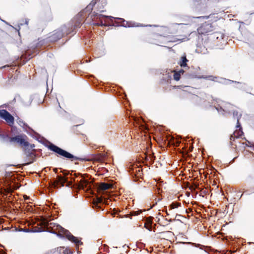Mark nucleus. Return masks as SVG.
Returning <instances> with one entry per match:
<instances>
[{
  "mask_svg": "<svg viewBox=\"0 0 254 254\" xmlns=\"http://www.w3.org/2000/svg\"><path fill=\"white\" fill-rule=\"evenodd\" d=\"M214 106L217 111L222 115L230 114L232 110L234 109V107L232 105L222 101L220 102L217 105L214 104Z\"/></svg>",
  "mask_w": 254,
  "mask_h": 254,
  "instance_id": "6",
  "label": "nucleus"
},
{
  "mask_svg": "<svg viewBox=\"0 0 254 254\" xmlns=\"http://www.w3.org/2000/svg\"><path fill=\"white\" fill-rule=\"evenodd\" d=\"M146 159L149 160V159H150V161H152L153 159H152V157L151 156H149V157L148 156H147L146 157Z\"/></svg>",
  "mask_w": 254,
  "mask_h": 254,
  "instance_id": "32",
  "label": "nucleus"
},
{
  "mask_svg": "<svg viewBox=\"0 0 254 254\" xmlns=\"http://www.w3.org/2000/svg\"><path fill=\"white\" fill-rule=\"evenodd\" d=\"M17 124L22 127H27L28 126L19 118H17L16 119Z\"/></svg>",
  "mask_w": 254,
  "mask_h": 254,
  "instance_id": "24",
  "label": "nucleus"
},
{
  "mask_svg": "<svg viewBox=\"0 0 254 254\" xmlns=\"http://www.w3.org/2000/svg\"><path fill=\"white\" fill-rule=\"evenodd\" d=\"M152 223H144V227L149 231H151L152 228Z\"/></svg>",
  "mask_w": 254,
  "mask_h": 254,
  "instance_id": "27",
  "label": "nucleus"
},
{
  "mask_svg": "<svg viewBox=\"0 0 254 254\" xmlns=\"http://www.w3.org/2000/svg\"><path fill=\"white\" fill-rule=\"evenodd\" d=\"M85 176L88 177L87 175L84 174L81 175V179L80 180L77 182H75L74 178H73V181L75 182L74 184H72V182L68 181L67 178H64L61 176H58L57 180L50 182V185L54 188H57L59 184H61L62 186H64V184H66V186L68 187H71L75 189H87V190L92 189L93 184H91V182L89 181L88 179L85 177ZM72 179V178L71 179Z\"/></svg>",
  "mask_w": 254,
  "mask_h": 254,
  "instance_id": "2",
  "label": "nucleus"
},
{
  "mask_svg": "<svg viewBox=\"0 0 254 254\" xmlns=\"http://www.w3.org/2000/svg\"><path fill=\"white\" fill-rule=\"evenodd\" d=\"M142 213V210H138L137 211H131L129 214L125 215V217H127L128 216H130L131 217L133 216H138L139 214Z\"/></svg>",
  "mask_w": 254,
  "mask_h": 254,
  "instance_id": "21",
  "label": "nucleus"
},
{
  "mask_svg": "<svg viewBox=\"0 0 254 254\" xmlns=\"http://www.w3.org/2000/svg\"><path fill=\"white\" fill-rule=\"evenodd\" d=\"M28 19H25V24H26V25H27V24H28Z\"/></svg>",
  "mask_w": 254,
  "mask_h": 254,
  "instance_id": "33",
  "label": "nucleus"
},
{
  "mask_svg": "<svg viewBox=\"0 0 254 254\" xmlns=\"http://www.w3.org/2000/svg\"><path fill=\"white\" fill-rule=\"evenodd\" d=\"M173 73V71L169 70L168 71H166V73L163 74L164 79L166 80L167 81H168L169 80H170L172 78V76Z\"/></svg>",
  "mask_w": 254,
  "mask_h": 254,
  "instance_id": "20",
  "label": "nucleus"
},
{
  "mask_svg": "<svg viewBox=\"0 0 254 254\" xmlns=\"http://www.w3.org/2000/svg\"><path fill=\"white\" fill-rule=\"evenodd\" d=\"M111 185L110 184L105 183H102L98 185L97 189L98 191L100 192L101 191H104L109 189L110 188H111Z\"/></svg>",
  "mask_w": 254,
  "mask_h": 254,
  "instance_id": "17",
  "label": "nucleus"
},
{
  "mask_svg": "<svg viewBox=\"0 0 254 254\" xmlns=\"http://www.w3.org/2000/svg\"><path fill=\"white\" fill-rule=\"evenodd\" d=\"M48 148L50 149L51 150L54 151V152L58 154L59 155L67 159H69L72 161L82 160V159L79 158L77 156H74L69 152L60 148L59 147L55 145L54 144L51 143L48 146Z\"/></svg>",
  "mask_w": 254,
  "mask_h": 254,
  "instance_id": "4",
  "label": "nucleus"
},
{
  "mask_svg": "<svg viewBox=\"0 0 254 254\" xmlns=\"http://www.w3.org/2000/svg\"><path fill=\"white\" fill-rule=\"evenodd\" d=\"M96 3V2L94 0H92L82 11L77 15L75 17V22L74 25V28H77L80 26L82 22L84 20L85 16L84 14L86 12L90 13Z\"/></svg>",
  "mask_w": 254,
  "mask_h": 254,
  "instance_id": "5",
  "label": "nucleus"
},
{
  "mask_svg": "<svg viewBox=\"0 0 254 254\" xmlns=\"http://www.w3.org/2000/svg\"><path fill=\"white\" fill-rule=\"evenodd\" d=\"M26 222L28 223V222H29V221H26Z\"/></svg>",
  "mask_w": 254,
  "mask_h": 254,
  "instance_id": "38",
  "label": "nucleus"
},
{
  "mask_svg": "<svg viewBox=\"0 0 254 254\" xmlns=\"http://www.w3.org/2000/svg\"><path fill=\"white\" fill-rule=\"evenodd\" d=\"M54 171H55V173H57V171H58V169H57V168L54 169Z\"/></svg>",
  "mask_w": 254,
  "mask_h": 254,
  "instance_id": "34",
  "label": "nucleus"
},
{
  "mask_svg": "<svg viewBox=\"0 0 254 254\" xmlns=\"http://www.w3.org/2000/svg\"><path fill=\"white\" fill-rule=\"evenodd\" d=\"M0 118L4 120L10 126L14 124V117L6 110H0Z\"/></svg>",
  "mask_w": 254,
  "mask_h": 254,
  "instance_id": "8",
  "label": "nucleus"
},
{
  "mask_svg": "<svg viewBox=\"0 0 254 254\" xmlns=\"http://www.w3.org/2000/svg\"><path fill=\"white\" fill-rule=\"evenodd\" d=\"M10 141L16 142L20 145H23L24 146H28L29 145L28 142L26 141L24 138L21 135H16L15 137L10 138Z\"/></svg>",
  "mask_w": 254,
  "mask_h": 254,
  "instance_id": "11",
  "label": "nucleus"
},
{
  "mask_svg": "<svg viewBox=\"0 0 254 254\" xmlns=\"http://www.w3.org/2000/svg\"><path fill=\"white\" fill-rule=\"evenodd\" d=\"M25 158L24 159V161L25 162V165H28L32 163H33L35 159V155L32 151H26L25 153Z\"/></svg>",
  "mask_w": 254,
  "mask_h": 254,
  "instance_id": "13",
  "label": "nucleus"
},
{
  "mask_svg": "<svg viewBox=\"0 0 254 254\" xmlns=\"http://www.w3.org/2000/svg\"><path fill=\"white\" fill-rule=\"evenodd\" d=\"M117 214L118 215L117 217H119V216L121 217V215L120 214Z\"/></svg>",
  "mask_w": 254,
  "mask_h": 254,
  "instance_id": "35",
  "label": "nucleus"
},
{
  "mask_svg": "<svg viewBox=\"0 0 254 254\" xmlns=\"http://www.w3.org/2000/svg\"><path fill=\"white\" fill-rule=\"evenodd\" d=\"M237 129L234 132L233 134H232L230 136L231 141H234L235 138H239L241 137L243 134V132L242 131V128L240 126L239 127H236Z\"/></svg>",
  "mask_w": 254,
  "mask_h": 254,
  "instance_id": "15",
  "label": "nucleus"
},
{
  "mask_svg": "<svg viewBox=\"0 0 254 254\" xmlns=\"http://www.w3.org/2000/svg\"><path fill=\"white\" fill-rule=\"evenodd\" d=\"M178 73H179L181 75L183 74L184 72V70L183 69H181L179 71H177Z\"/></svg>",
  "mask_w": 254,
  "mask_h": 254,
  "instance_id": "31",
  "label": "nucleus"
},
{
  "mask_svg": "<svg viewBox=\"0 0 254 254\" xmlns=\"http://www.w3.org/2000/svg\"><path fill=\"white\" fill-rule=\"evenodd\" d=\"M179 206V204L177 203H173L170 205V207L172 209L177 208Z\"/></svg>",
  "mask_w": 254,
  "mask_h": 254,
  "instance_id": "29",
  "label": "nucleus"
},
{
  "mask_svg": "<svg viewBox=\"0 0 254 254\" xmlns=\"http://www.w3.org/2000/svg\"><path fill=\"white\" fill-rule=\"evenodd\" d=\"M151 219L149 220L147 218H146V220H145V222H147V223H148V222H152V217H149Z\"/></svg>",
  "mask_w": 254,
  "mask_h": 254,
  "instance_id": "30",
  "label": "nucleus"
},
{
  "mask_svg": "<svg viewBox=\"0 0 254 254\" xmlns=\"http://www.w3.org/2000/svg\"><path fill=\"white\" fill-rule=\"evenodd\" d=\"M193 77L195 78H199V79L203 78V79H207L208 80L216 81L218 83H221L223 84H225V85L230 84L232 83V82H234L233 80L227 79L220 77L219 76H214L213 75H208V76L202 75V76H193Z\"/></svg>",
  "mask_w": 254,
  "mask_h": 254,
  "instance_id": "7",
  "label": "nucleus"
},
{
  "mask_svg": "<svg viewBox=\"0 0 254 254\" xmlns=\"http://www.w3.org/2000/svg\"><path fill=\"white\" fill-rule=\"evenodd\" d=\"M146 218L145 216H144L143 215L141 216H139L137 219H133L132 218H131V219H132L134 221H142L144 218Z\"/></svg>",
  "mask_w": 254,
  "mask_h": 254,
  "instance_id": "28",
  "label": "nucleus"
},
{
  "mask_svg": "<svg viewBox=\"0 0 254 254\" xmlns=\"http://www.w3.org/2000/svg\"><path fill=\"white\" fill-rule=\"evenodd\" d=\"M189 39L186 36H183L181 38L177 39L174 38V40L173 42H179L180 43L188 41Z\"/></svg>",
  "mask_w": 254,
  "mask_h": 254,
  "instance_id": "23",
  "label": "nucleus"
},
{
  "mask_svg": "<svg viewBox=\"0 0 254 254\" xmlns=\"http://www.w3.org/2000/svg\"><path fill=\"white\" fill-rule=\"evenodd\" d=\"M173 75L174 80H175L176 81H178L180 80V77H181V74L179 73H178L177 71L174 72L173 71Z\"/></svg>",
  "mask_w": 254,
  "mask_h": 254,
  "instance_id": "25",
  "label": "nucleus"
},
{
  "mask_svg": "<svg viewBox=\"0 0 254 254\" xmlns=\"http://www.w3.org/2000/svg\"><path fill=\"white\" fill-rule=\"evenodd\" d=\"M224 35L221 32H214L210 35V38L212 39H223Z\"/></svg>",
  "mask_w": 254,
  "mask_h": 254,
  "instance_id": "19",
  "label": "nucleus"
},
{
  "mask_svg": "<svg viewBox=\"0 0 254 254\" xmlns=\"http://www.w3.org/2000/svg\"><path fill=\"white\" fill-rule=\"evenodd\" d=\"M233 81L234 82L233 83H235L239 85V86H236L237 88H238L240 89H243L245 87V84L244 83L239 82H237L235 81Z\"/></svg>",
  "mask_w": 254,
  "mask_h": 254,
  "instance_id": "26",
  "label": "nucleus"
},
{
  "mask_svg": "<svg viewBox=\"0 0 254 254\" xmlns=\"http://www.w3.org/2000/svg\"><path fill=\"white\" fill-rule=\"evenodd\" d=\"M42 223H44V221H42Z\"/></svg>",
  "mask_w": 254,
  "mask_h": 254,
  "instance_id": "39",
  "label": "nucleus"
},
{
  "mask_svg": "<svg viewBox=\"0 0 254 254\" xmlns=\"http://www.w3.org/2000/svg\"><path fill=\"white\" fill-rule=\"evenodd\" d=\"M188 62H189V61L187 59L186 56L184 55L181 57L180 60L179 62H178V64H180V65L182 67H185L187 66V63Z\"/></svg>",
  "mask_w": 254,
  "mask_h": 254,
  "instance_id": "18",
  "label": "nucleus"
},
{
  "mask_svg": "<svg viewBox=\"0 0 254 254\" xmlns=\"http://www.w3.org/2000/svg\"><path fill=\"white\" fill-rule=\"evenodd\" d=\"M231 112H233V118L237 120V123L236 125V127H240V123L239 122V120L241 119L242 114L241 113H239L237 111H235L234 109L232 110Z\"/></svg>",
  "mask_w": 254,
  "mask_h": 254,
  "instance_id": "16",
  "label": "nucleus"
},
{
  "mask_svg": "<svg viewBox=\"0 0 254 254\" xmlns=\"http://www.w3.org/2000/svg\"><path fill=\"white\" fill-rule=\"evenodd\" d=\"M66 29L65 26L62 27L57 31V32L51 36V39L54 41H56L61 38L64 34V31Z\"/></svg>",
  "mask_w": 254,
  "mask_h": 254,
  "instance_id": "14",
  "label": "nucleus"
},
{
  "mask_svg": "<svg viewBox=\"0 0 254 254\" xmlns=\"http://www.w3.org/2000/svg\"><path fill=\"white\" fill-rule=\"evenodd\" d=\"M173 88H174V89L180 88V89H182L183 90H184V91H188L189 89H191V87L190 86H189L180 85V86H174Z\"/></svg>",
  "mask_w": 254,
  "mask_h": 254,
  "instance_id": "22",
  "label": "nucleus"
},
{
  "mask_svg": "<svg viewBox=\"0 0 254 254\" xmlns=\"http://www.w3.org/2000/svg\"><path fill=\"white\" fill-rule=\"evenodd\" d=\"M91 18H92V20L97 21L98 20V22L93 23V24L96 26H106L107 24L106 23H103V22L102 21V18H109L110 19H113L116 18L118 19H120L122 20V26L125 27H138V26H142V25H138V24L134 22L133 21H126L124 19L121 18H115L111 16H107L101 14H98L97 12H94L91 15Z\"/></svg>",
  "mask_w": 254,
  "mask_h": 254,
  "instance_id": "3",
  "label": "nucleus"
},
{
  "mask_svg": "<svg viewBox=\"0 0 254 254\" xmlns=\"http://www.w3.org/2000/svg\"><path fill=\"white\" fill-rule=\"evenodd\" d=\"M189 18V22L188 23H174L171 24L170 25V28L176 29V31H177L178 28L180 26H182L184 25H190V22L192 21V19L194 18H203V17L202 16H199V17H187Z\"/></svg>",
  "mask_w": 254,
  "mask_h": 254,
  "instance_id": "12",
  "label": "nucleus"
},
{
  "mask_svg": "<svg viewBox=\"0 0 254 254\" xmlns=\"http://www.w3.org/2000/svg\"><path fill=\"white\" fill-rule=\"evenodd\" d=\"M104 204H108V200L102 196H97L93 201V207L97 210H103L102 206Z\"/></svg>",
  "mask_w": 254,
  "mask_h": 254,
  "instance_id": "9",
  "label": "nucleus"
},
{
  "mask_svg": "<svg viewBox=\"0 0 254 254\" xmlns=\"http://www.w3.org/2000/svg\"><path fill=\"white\" fill-rule=\"evenodd\" d=\"M212 31V26L211 23L205 22L197 29L199 34H205Z\"/></svg>",
  "mask_w": 254,
  "mask_h": 254,
  "instance_id": "10",
  "label": "nucleus"
},
{
  "mask_svg": "<svg viewBox=\"0 0 254 254\" xmlns=\"http://www.w3.org/2000/svg\"><path fill=\"white\" fill-rule=\"evenodd\" d=\"M49 224H52L53 223H28V228L21 229V230L26 232L48 231L51 233L58 234V236L61 238L65 237L68 240L74 243L76 247L82 244V243L78 238L73 236L68 231L59 225L57 226L58 232H55L53 229L50 230L48 227Z\"/></svg>",
  "mask_w": 254,
  "mask_h": 254,
  "instance_id": "1",
  "label": "nucleus"
},
{
  "mask_svg": "<svg viewBox=\"0 0 254 254\" xmlns=\"http://www.w3.org/2000/svg\"><path fill=\"white\" fill-rule=\"evenodd\" d=\"M0 19L1 21H2L4 22V20H2V19H1V18H0Z\"/></svg>",
  "mask_w": 254,
  "mask_h": 254,
  "instance_id": "37",
  "label": "nucleus"
},
{
  "mask_svg": "<svg viewBox=\"0 0 254 254\" xmlns=\"http://www.w3.org/2000/svg\"><path fill=\"white\" fill-rule=\"evenodd\" d=\"M15 230H16V229H15L14 230V229H12V231H15Z\"/></svg>",
  "mask_w": 254,
  "mask_h": 254,
  "instance_id": "36",
  "label": "nucleus"
},
{
  "mask_svg": "<svg viewBox=\"0 0 254 254\" xmlns=\"http://www.w3.org/2000/svg\"><path fill=\"white\" fill-rule=\"evenodd\" d=\"M0 222H2L1 221H0Z\"/></svg>",
  "mask_w": 254,
  "mask_h": 254,
  "instance_id": "40",
  "label": "nucleus"
}]
</instances>
